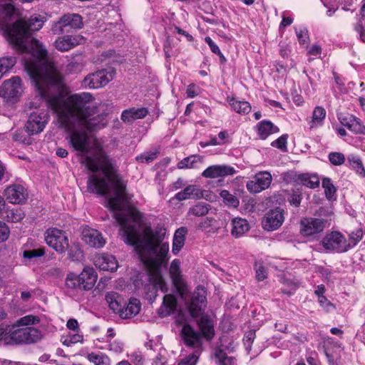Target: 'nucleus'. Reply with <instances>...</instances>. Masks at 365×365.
I'll use <instances>...</instances> for the list:
<instances>
[{
    "label": "nucleus",
    "mask_w": 365,
    "mask_h": 365,
    "mask_svg": "<svg viewBox=\"0 0 365 365\" xmlns=\"http://www.w3.org/2000/svg\"><path fill=\"white\" fill-rule=\"evenodd\" d=\"M45 254L44 248H38L34 250H24L23 252V257L26 259H31L35 257H39L43 256Z\"/></svg>",
    "instance_id": "54"
},
{
    "label": "nucleus",
    "mask_w": 365,
    "mask_h": 365,
    "mask_svg": "<svg viewBox=\"0 0 365 365\" xmlns=\"http://www.w3.org/2000/svg\"><path fill=\"white\" fill-rule=\"evenodd\" d=\"M25 212L21 207H7L5 210L4 218L10 222H19L25 217Z\"/></svg>",
    "instance_id": "38"
},
{
    "label": "nucleus",
    "mask_w": 365,
    "mask_h": 365,
    "mask_svg": "<svg viewBox=\"0 0 365 365\" xmlns=\"http://www.w3.org/2000/svg\"><path fill=\"white\" fill-rule=\"evenodd\" d=\"M10 230L8 226L0 221V242L6 241L9 236Z\"/></svg>",
    "instance_id": "61"
},
{
    "label": "nucleus",
    "mask_w": 365,
    "mask_h": 365,
    "mask_svg": "<svg viewBox=\"0 0 365 365\" xmlns=\"http://www.w3.org/2000/svg\"><path fill=\"white\" fill-rule=\"evenodd\" d=\"M44 237L46 244L59 254L65 253L69 248L66 233L61 230L48 228L45 232Z\"/></svg>",
    "instance_id": "7"
},
{
    "label": "nucleus",
    "mask_w": 365,
    "mask_h": 365,
    "mask_svg": "<svg viewBox=\"0 0 365 365\" xmlns=\"http://www.w3.org/2000/svg\"><path fill=\"white\" fill-rule=\"evenodd\" d=\"M279 131V129L269 120H262L257 125V133L262 140H265L269 135Z\"/></svg>",
    "instance_id": "34"
},
{
    "label": "nucleus",
    "mask_w": 365,
    "mask_h": 365,
    "mask_svg": "<svg viewBox=\"0 0 365 365\" xmlns=\"http://www.w3.org/2000/svg\"><path fill=\"white\" fill-rule=\"evenodd\" d=\"M328 158L329 162L335 166L343 165L346 160L345 155L339 152H331L328 155Z\"/></svg>",
    "instance_id": "53"
},
{
    "label": "nucleus",
    "mask_w": 365,
    "mask_h": 365,
    "mask_svg": "<svg viewBox=\"0 0 365 365\" xmlns=\"http://www.w3.org/2000/svg\"><path fill=\"white\" fill-rule=\"evenodd\" d=\"M198 326L204 338L207 341H210L213 339L215 334L214 324L208 316H202L198 322Z\"/></svg>",
    "instance_id": "25"
},
{
    "label": "nucleus",
    "mask_w": 365,
    "mask_h": 365,
    "mask_svg": "<svg viewBox=\"0 0 365 365\" xmlns=\"http://www.w3.org/2000/svg\"><path fill=\"white\" fill-rule=\"evenodd\" d=\"M361 14L362 19L359 20L354 29L359 34L361 40L365 43V6H361Z\"/></svg>",
    "instance_id": "51"
},
{
    "label": "nucleus",
    "mask_w": 365,
    "mask_h": 365,
    "mask_svg": "<svg viewBox=\"0 0 365 365\" xmlns=\"http://www.w3.org/2000/svg\"><path fill=\"white\" fill-rule=\"evenodd\" d=\"M284 221V210L280 208L270 210L264 216L262 225L267 231L277 230Z\"/></svg>",
    "instance_id": "14"
},
{
    "label": "nucleus",
    "mask_w": 365,
    "mask_h": 365,
    "mask_svg": "<svg viewBox=\"0 0 365 365\" xmlns=\"http://www.w3.org/2000/svg\"><path fill=\"white\" fill-rule=\"evenodd\" d=\"M302 199V194L299 191L293 190L292 192L289 195L287 201L291 205L297 207L300 205Z\"/></svg>",
    "instance_id": "55"
},
{
    "label": "nucleus",
    "mask_w": 365,
    "mask_h": 365,
    "mask_svg": "<svg viewBox=\"0 0 365 365\" xmlns=\"http://www.w3.org/2000/svg\"><path fill=\"white\" fill-rule=\"evenodd\" d=\"M256 334L255 331H247L243 338L244 345L247 351L249 353L251 350L252 344L253 343L255 339Z\"/></svg>",
    "instance_id": "57"
},
{
    "label": "nucleus",
    "mask_w": 365,
    "mask_h": 365,
    "mask_svg": "<svg viewBox=\"0 0 365 365\" xmlns=\"http://www.w3.org/2000/svg\"><path fill=\"white\" fill-rule=\"evenodd\" d=\"M115 75V70L112 67L98 70L87 75L81 82L84 88L96 89L106 86Z\"/></svg>",
    "instance_id": "5"
},
{
    "label": "nucleus",
    "mask_w": 365,
    "mask_h": 365,
    "mask_svg": "<svg viewBox=\"0 0 365 365\" xmlns=\"http://www.w3.org/2000/svg\"><path fill=\"white\" fill-rule=\"evenodd\" d=\"M169 273L173 285L180 291L185 287V282L182 279L180 269V262L179 259H174L170 266Z\"/></svg>",
    "instance_id": "24"
},
{
    "label": "nucleus",
    "mask_w": 365,
    "mask_h": 365,
    "mask_svg": "<svg viewBox=\"0 0 365 365\" xmlns=\"http://www.w3.org/2000/svg\"><path fill=\"white\" fill-rule=\"evenodd\" d=\"M83 41L84 38L81 35H64L58 37L53 45L58 51L66 52L81 44Z\"/></svg>",
    "instance_id": "17"
},
{
    "label": "nucleus",
    "mask_w": 365,
    "mask_h": 365,
    "mask_svg": "<svg viewBox=\"0 0 365 365\" xmlns=\"http://www.w3.org/2000/svg\"><path fill=\"white\" fill-rule=\"evenodd\" d=\"M79 277L82 289L89 290L95 285L98 275L93 268L85 267L79 274Z\"/></svg>",
    "instance_id": "23"
},
{
    "label": "nucleus",
    "mask_w": 365,
    "mask_h": 365,
    "mask_svg": "<svg viewBox=\"0 0 365 365\" xmlns=\"http://www.w3.org/2000/svg\"><path fill=\"white\" fill-rule=\"evenodd\" d=\"M205 41L209 46L212 52H213L215 54H221V51L218 46L212 40L210 37L206 36L205 38Z\"/></svg>",
    "instance_id": "64"
},
{
    "label": "nucleus",
    "mask_w": 365,
    "mask_h": 365,
    "mask_svg": "<svg viewBox=\"0 0 365 365\" xmlns=\"http://www.w3.org/2000/svg\"><path fill=\"white\" fill-rule=\"evenodd\" d=\"M159 153L157 148H153L136 156L135 159L141 163H150L158 158Z\"/></svg>",
    "instance_id": "46"
},
{
    "label": "nucleus",
    "mask_w": 365,
    "mask_h": 365,
    "mask_svg": "<svg viewBox=\"0 0 365 365\" xmlns=\"http://www.w3.org/2000/svg\"><path fill=\"white\" fill-rule=\"evenodd\" d=\"M106 300L110 309L114 313L120 314L122 307H125V302L123 298L116 292H109L106 296Z\"/></svg>",
    "instance_id": "30"
},
{
    "label": "nucleus",
    "mask_w": 365,
    "mask_h": 365,
    "mask_svg": "<svg viewBox=\"0 0 365 365\" xmlns=\"http://www.w3.org/2000/svg\"><path fill=\"white\" fill-rule=\"evenodd\" d=\"M16 326L0 325V341L5 344H16L13 334L16 330Z\"/></svg>",
    "instance_id": "36"
},
{
    "label": "nucleus",
    "mask_w": 365,
    "mask_h": 365,
    "mask_svg": "<svg viewBox=\"0 0 365 365\" xmlns=\"http://www.w3.org/2000/svg\"><path fill=\"white\" fill-rule=\"evenodd\" d=\"M341 349L339 346L336 349L326 346L324 349L325 355L329 365H340Z\"/></svg>",
    "instance_id": "41"
},
{
    "label": "nucleus",
    "mask_w": 365,
    "mask_h": 365,
    "mask_svg": "<svg viewBox=\"0 0 365 365\" xmlns=\"http://www.w3.org/2000/svg\"><path fill=\"white\" fill-rule=\"evenodd\" d=\"M79 275L70 273L66 279V287L71 289H82Z\"/></svg>",
    "instance_id": "50"
},
{
    "label": "nucleus",
    "mask_w": 365,
    "mask_h": 365,
    "mask_svg": "<svg viewBox=\"0 0 365 365\" xmlns=\"http://www.w3.org/2000/svg\"><path fill=\"white\" fill-rule=\"evenodd\" d=\"M202 197V192L200 187L196 185H190L183 190L177 192L174 198L182 201L190 198H200Z\"/></svg>",
    "instance_id": "26"
},
{
    "label": "nucleus",
    "mask_w": 365,
    "mask_h": 365,
    "mask_svg": "<svg viewBox=\"0 0 365 365\" xmlns=\"http://www.w3.org/2000/svg\"><path fill=\"white\" fill-rule=\"evenodd\" d=\"M13 335L16 340V344L36 343L42 337L41 331L31 327L17 328L14 330Z\"/></svg>",
    "instance_id": "12"
},
{
    "label": "nucleus",
    "mask_w": 365,
    "mask_h": 365,
    "mask_svg": "<svg viewBox=\"0 0 365 365\" xmlns=\"http://www.w3.org/2000/svg\"><path fill=\"white\" fill-rule=\"evenodd\" d=\"M4 196L10 203L22 204L26 201L28 192L21 185L14 184L5 189Z\"/></svg>",
    "instance_id": "16"
},
{
    "label": "nucleus",
    "mask_w": 365,
    "mask_h": 365,
    "mask_svg": "<svg viewBox=\"0 0 365 365\" xmlns=\"http://www.w3.org/2000/svg\"><path fill=\"white\" fill-rule=\"evenodd\" d=\"M86 358L94 365H110V358L102 352H91L87 354Z\"/></svg>",
    "instance_id": "43"
},
{
    "label": "nucleus",
    "mask_w": 365,
    "mask_h": 365,
    "mask_svg": "<svg viewBox=\"0 0 365 365\" xmlns=\"http://www.w3.org/2000/svg\"><path fill=\"white\" fill-rule=\"evenodd\" d=\"M70 130V144L81 155L82 163L96 173L101 170V174H92L88 180V190L100 195H107L108 207L113 212V216L121 227L122 238L128 245L136 247L145 246L150 255L143 259L149 269L150 280L153 284H166L161 274V267L168 260V242H163L166 230L163 227L152 229L147 226L142 235L138 227L143 215L129 203L131 195L126 192L125 183L116 174L109 158L102 148L96 143L91 142L84 131Z\"/></svg>",
    "instance_id": "1"
},
{
    "label": "nucleus",
    "mask_w": 365,
    "mask_h": 365,
    "mask_svg": "<svg viewBox=\"0 0 365 365\" xmlns=\"http://www.w3.org/2000/svg\"><path fill=\"white\" fill-rule=\"evenodd\" d=\"M187 228L182 227L178 229L173 236L172 252L174 255H178L185 244Z\"/></svg>",
    "instance_id": "35"
},
{
    "label": "nucleus",
    "mask_w": 365,
    "mask_h": 365,
    "mask_svg": "<svg viewBox=\"0 0 365 365\" xmlns=\"http://www.w3.org/2000/svg\"><path fill=\"white\" fill-rule=\"evenodd\" d=\"M364 236V232L361 228L356 229L354 231L351 232L349 235V239H346V245L348 250L354 248L358 242H359Z\"/></svg>",
    "instance_id": "45"
},
{
    "label": "nucleus",
    "mask_w": 365,
    "mask_h": 365,
    "mask_svg": "<svg viewBox=\"0 0 365 365\" xmlns=\"http://www.w3.org/2000/svg\"><path fill=\"white\" fill-rule=\"evenodd\" d=\"M203 158L199 155H193L185 158L178 164L180 169L195 168L197 165L202 163Z\"/></svg>",
    "instance_id": "40"
},
{
    "label": "nucleus",
    "mask_w": 365,
    "mask_h": 365,
    "mask_svg": "<svg viewBox=\"0 0 365 365\" xmlns=\"http://www.w3.org/2000/svg\"><path fill=\"white\" fill-rule=\"evenodd\" d=\"M197 359V355L195 354H192L181 359L178 365H195Z\"/></svg>",
    "instance_id": "60"
},
{
    "label": "nucleus",
    "mask_w": 365,
    "mask_h": 365,
    "mask_svg": "<svg viewBox=\"0 0 365 365\" xmlns=\"http://www.w3.org/2000/svg\"><path fill=\"white\" fill-rule=\"evenodd\" d=\"M95 265L101 270L115 272L118 267V262L116 258L111 255L101 253L97 255L94 259Z\"/></svg>",
    "instance_id": "19"
},
{
    "label": "nucleus",
    "mask_w": 365,
    "mask_h": 365,
    "mask_svg": "<svg viewBox=\"0 0 365 365\" xmlns=\"http://www.w3.org/2000/svg\"><path fill=\"white\" fill-rule=\"evenodd\" d=\"M256 278L258 281H263L267 278V272L262 264L256 265Z\"/></svg>",
    "instance_id": "63"
},
{
    "label": "nucleus",
    "mask_w": 365,
    "mask_h": 365,
    "mask_svg": "<svg viewBox=\"0 0 365 365\" xmlns=\"http://www.w3.org/2000/svg\"><path fill=\"white\" fill-rule=\"evenodd\" d=\"M288 135H282L277 140L272 142L271 145L282 150H287Z\"/></svg>",
    "instance_id": "56"
},
{
    "label": "nucleus",
    "mask_w": 365,
    "mask_h": 365,
    "mask_svg": "<svg viewBox=\"0 0 365 365\" xmlns=\"http://www.w3.org/2000/svg\"><path fill=\"white\" fill-rule=\"evenodd\" d=\"M140 310V301L135 298L130 299L128 303L125 302V307H122L119 316L123 319H129L137 315Z\"/></svg>",
    "instance_id": "27"
},
{
    "label": "nucleus",
    "mask_w": 365,
    "mask_h": 365,
    "mask_svg": "<svg viewBox=\"0 0 365 365\" xmlns=\"http://www.w3.org/2000/svg\"><path fill=\"white\" fill-rule=\"evenodd\" d=\"M67 250L68 251V256L72 260H78L82 256V252L77 245L69 247Z\"/></svg>",
    "instance_id": "59"
},
{
    "label": "nucleus",
    "mask_w": 365,
    "mask_h": 365,
    "mask_svg": "<svg viewBox=\"0 0 365 365\" xmlns=\"http://www.w3.org/2000/svg\"><path fill=\"white\" fill-rule=\"evenodd\" d=\"M198 230L207 235L214 234L219 228L217 221L214 217H207L202 219L196 226Z\"/></svg>",
    "instance_id": "29"
},
{
    "label": "nucleus",
    "mask_w": 365,
    "mask_h": 365,
    "mask_svg": "<svg viewBox=\"0 0 365 365\" xmlns=\"http://www.w3.org/2000/svg\"><path fill=\"white\" fill-rule=\"evenodd\" d=\"M181 336L187 346L197 348L202 344L201 334L188 324L183 326L182 328Z\"/></svg>",
    "instance_id": "22"
},
{
    "label": "nucleus",
    "mask_w": 365,
    "mask_h": 365,
    "mask_svg": "<svg viewBox=\"0 0 365 365\" xmlns=\"http://www.w3.org/2000/svg\"><path fill=\"white\" fill-rule=\"evenodd\" d=\"M24 92L22 81L15 76L3 82L0 87V97L6 102L16 103Z\"/></svg>",
    "instance_id": "6"
},
{
    "label": "nucleus",
    "mask_w": 365,
    "mask_h": 365,
    "mask_svg": "<svg viewBox=\"0 0 365 365\" xmlns=\"http://www.w3.org/2000/svg\"><path fill=\"white\" fill-rule=\"evenodd\" d=\"M215 359L219 365H233L235 359L232 356H228L227 353L220 346L215 349Z\"/></svg>",
    "instance_id": "42"
},
{
    "label": "nucleus",
    "mask_w": 365,
    "mask_h": 365,
    "mask_svg": "<svg viewBox=\"0 0 365 365\" xmlns=\"http://www.w3.org/2000/svg\"><path fill=\"white\" fill-rule=\"evenodd\" d=\"M26 68L36 91L29 103L30 108H38L44 103L57 114L60 126L68 130L73 127H84L93 131L106 125L107 114L99 112L92 104L94 98L90 93L73 94L66 100L61 98V76L47 55L27 63Z\"/></svg>",
    "instance_id": "2"
},
{
    "label": "nucleus",
    "mask_w": 365,
    "mask_h": 365,
    "mask_svg": "<svg viewBox=\"0 0 365 365\" xmlns=\"http://www.w3.org/2000/svg\"><path fill=\"white\" fill-rule=\"evenodd\" d=\"M148 113L147 108H130L122 112L121 120L125 123H132L135 120L143 118Z\"/></svg>",
    "instance_id": "28"
},
{
    "label": "nucleus",
    "mask_w": 365,
    "mask_h": 365,
    "mask_svg": "<svg viewBox=\"0 0 365 365\" xmlns=\"http://www.w3.org/2000/svg\"><path fill=\"white\" fill-rule=\"evenodd\" d=\"M176 301L171 294H166L163 297L162 306L158 309V314L160 317H166L171 314L175 309Z\"/></svg>",
    "instance_id": "33"
},
{
    "label": "nucleus",
    "mask_w": 365,
    "mask_h": 365,
    "mask_svg": "<svg viewBox=\"0 0 365 365\" xmlns=\"http://www.w3.org/2000/svg\"><path fill=\"white\" fill-rule=\"evenodd\" d=\"M67 27L73 30L81 29L83 27V17L76 13L65 14L57 21L53 23L51 31L53 34H62Z\"/></svg>",
    "instance_id": "8"
},
{
    "label": "nucleus",
    "mask_w": 365,
    "mask_h": 365,
    "mask_svg": "<svg viewBox=\"0 0 365 365\" xmlns=\"http://www.w3.org/2000/svg\"><path fill=\"white\" fill-rule=\"evenodd\" d=\"M329 225L330 223L325 218L305 217L300 220L299 233L310 240H318Z\"/></svg>",
    "instance_id": "4"
},
{
    "label": "nucleus",
    "mask_w": 365,
    "mask_h": 365,
    "mask_svg": "<svg viewBox=\"0 0 365 365\" xmlns=\"http://www.w3.org/2000/svg\"><path fill=\"white\" fill-rule=\"evenodd\" d=\"M43 25V21L40 16L22 18L19 11L10 3L4 4L0 9V29L9 43L19 52H31L36 59L48 54L42 43L31 38L32 32L41 29Z\"/></svg>",
    "instance_id": "3"
},
{
    "label": "nucleus",
    "mask_w": 365,
    "mask_h": 365,
    "mask_svg": "<svg viewBox=\"0 0 365 365\" xmlns=\"http://www.w3.org/2000/svg\"><path fill=\"white\" fill-rule=\"evenodd\" d=\"M39 322L40 319L38 317L34 315H27L17 320L14 326H16V328L20 326H25L26 327L29 325L38 324Z\"/></svg>",
    "instance_id": "52"
},
{
    "label": "nucleus",
    "mask_w": 365,
    "mask_h": 365,
    "mask_svg": "<svg viewBox=\"0 0 365 365\" xmlns=\"http://www.w3.org/2000/svg\"><path fill=\"white\" fill-rule=\"evenodd\" d=\"M211 210V205L205 202H199L188 210L187 215L195 217L205 216Z\"/></svg>",
    "instance_id": "39"
},
{
    "label": "nucleus",
    "mask_w": 365,
    "mask_h": 365,
    "mask_svg": "<svg viewBox=\"0 0 365 365\" xmlns=\"http://www.w3.org/2000/svg\"><path fill=\"white\" fill-rule=\"evenodd\" d=\"M348 163L357 173L361 176H365V169L363 166L360 158L354 155H349L348 156Z\"/></svg>",
    "instance_id": "47"
},
{
    "label": "nucleus",
    "mask_w": 365,
    "mask_h": 365,
    "mask_svg": "<svg viewBox=\"0 0 365 365\" xmlns=\"http://www.w3.org/2000/svg\"><path fill=\"white\" fill-rule=\"evenodd\" d=\"M272 181L270 173L262 171L256 173L246 184L247 190L252 194H256L267 189Z\"/></svg>",
    "instance_id": "11"
},
{
    "label": "nucleus",
    "mask_w": 365,
    "mask_h": 365,
    "mask_svg": "<svg viewBox=\"0 0 365 365\" xmlns=\"http://www.w3.org/2000/svg\"><path fill=\"white\" fill-rule=\"evenodd\" d=\"M130 359L135 365H143L144 358L140 353L135 352L130 355Z\"/></svg>",
    "instance_id": "62"
},
{
    "label": "nucleus",
    "mask_w": 365,
    "mask_h": 365,
    "mask_svg": "<svg viewBox=\"0 0 365 365\" xmlns=\"http://www.w3.org/2000/svg\"><path fill=\"white\" fill-rule=\"evenodd\" d=\"M322 243L326 250L336 253H344L349 251L346 237L338 231H332L327 234L323 238Z\"/></svg>",
    "instance_id": "9"
},
{
    "label": "nucleus",
    "mask_w": 365,
    "mask_h": 365,
    "mask_svg": "<svg viewBox=\"0 0 365 365\" xmlns=\"http://www.w3.org/2000/svg\"><path fill=\"white\" fill-rule=\"evenodd\" d=\"M284 179L287 182L302 185L311 189L318 187L319 185V177L309 173L289 172L285 174Z\"/></svg>",
    "instance_id": "13"
},
{
    "label": "nucleus",
    "mask_w": 365,
    "mask_h": 365,
    "mask_svg": "<svg viewBox=\"0 0 365 365\" xmlns=\"http://www.w3.org/2000/svg\"><path fill=\"white\" fill-rule=\"evenodd\" d=\"M227 101L232 108L239 114L246 115L251 111V106L245 101H238L235 98H227Z\"/></svg>",
    "instance_id": "37"
},
{
    "label": "nucleus",
    "mask_w": 365,
    "mask_h": 365,
    "mask_svg": "<svg viewBox=\"0 0 365 365\" xmlns=\"http://www.w3.org/2000/svg\"><path fill=\"white\" fill-rule=\"evenodd\" d=\"M339 120L344 126L351 132L356 134L365 135V125L359 118L351 114H347L340 115Z\"/></svg>",
    "instance_id": "21"
},
{
    "label": "nucleus",
    "mask_w": 365,
    "mask_h": 365,
    "mask_svg": "<svg viewBox=\"0 0 365 365\" xmlns=\"http://www.w3.org/2000/svg\"><path fill=\"white\" fill-rule=\"evenodd\" d=\"M16 63V58L14 56H4L0 58V79L11 70Z\"/></svg>",
    "instance_id": "44"
},
{
    "label": "nucleus",
    "mask_w": 365,
    "mask_h": 365,
    "mask_svg": "<svg viewBox=\"0 0 365 365\" xmlns=\"http://www.w3.org/2000/svg\"><path fill=\"white\" fill-rule=\"evenodd\" d=\"M49 115L46 110H36L32 112L26 124V130L29 135L42 132L47 124Z\"/></svg>",
    "instance_id": "10"
},
{
    "label": "nucleus",
    "mask_w": 365,
    "mask_h": 365,
    "mask_svg": "<svg viewBox=\"0 0 365 365\" xmlns=\"http://www.w3.org/2000/svg\"><path fill=\"white\" fill-rule=\"evenodd\" d=\"M236 173L234 167L229 165H214L209 166L202 173L206 178H217L233 175Z\"/></svg>",
    "instance_id": "18"
},
{
    "label": "nucleus",
    "mask_w": 365,
    "mask_h": 365,
    "mask_svg": "<svg viewBox=\"0 0 365 365\" xmlns=\"http://www.w3.org/2000/svg\"><path fill=\"white\" fill-rule=\"evenodd\" d=\"M231 234L233 237L238 238L242 237L250 230V225L245 219L237 217L232 221Z\"/></svg>",
    "instance_id": "32"
},
{
    "label": "nucleus",
    "mask_w": 365,
    "mask_h": 365,
    "mask_svg": "<svg viewBox=\"0 0 365 365\" xmlns=\"http://www.w3.org/2000/svg\"><path fill=\"white\" fill-rule=\"evenodd\" d=\"M83 240L90 247L101 248L106 244V240L97 230L90 227L84 228L82 232Z\"/></svg>",
    "instance_id": "20"
},
{
    "label": "nucleus",
    "mask_w": 365,
    "mask_h": 365,
    "mask_svg": "<svg viewBox=\"0 0 365 365\" xmlns=\"http://www.w3.org/2000/svg\"><path fill=\"white\" fill-rule=\"evenodd\" d=\"M13 140L16 142L21 143L26 145H30L31 140L29 137H26L22 130H16L13 134Z\"/></svg>",
    "instance_id": "58"
},
{
    "label": "nucleus",
    "mask_w": 365,
    "mask_h": 365,
    "mask_svg": "<svg viewBox=\"0 0 365 365\" xmlns=\"http://www.w3.org/2000/svg\"><path fill=\"white\" fill-rule=\"evenodd\" d=\"M327 115L325 109L322 106H317L312 112V118L308 121L310 129H314L322 126Z\"/></svg>",
    "instance_id": "31"
},
{
    "label": "nucleus",
    "mask_w": 365,
    "mask_h": 365,
    "mask_svg": "<svg viewBox=\"0 0 365 365\" xmlns=\"http://www.w3.org/2000/svg\"><path fill=\"white\" fill-rule=\"evenodd\" d=\"M322 187L324 189L326 197L328 200H332L336 192V188L334 185L331 180L329 178H324L322 179Z\"/></svg>",
    "instance_id": "49"
},
{
    "label": "nucleus",
    "mask_w": 365,
    "mask_h": 365,
    "mask_svg": "<svg viewBox=\"0 0 365 365\" xmlns=\"http://www.w3.org/2000/svg\"><path fill=\"white\" fill-rule=\"evenodd\" d=\"M206 304V290L202 287H197L192 294L188 304V309L192 317L198 316Z\"/></svg>",
    "instance_id": "15"
},
{
    "label": "nucleus",
    "mask_w": 365,
    "mask_h": 365,
    "mask_svg": "<svg viewBox=\"0 0 365 365\" xmlns=\"http://www.w3.org/2000/svg\"><path fill=\"white\" fill-rule=\"evenodd\" d=\"M220 196L222 198L224 203L229 207H237L240 205L237 197L227 190H222Z\"/></svg>",
    "instance_id": "48"
}]
</instances>
